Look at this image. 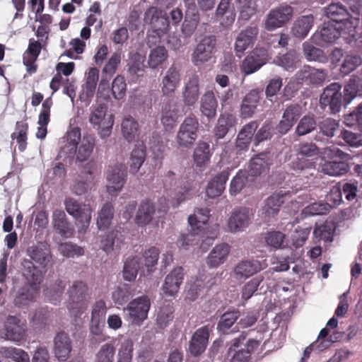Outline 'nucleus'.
I'll list each match as a JSON object with an SVG mask.
<instances>
[{
  "label": "nucleus",
  "instance_id": "1",
  "mask_svg": "<svg viewBox=\"0 0 362 362\" xmlns=\"http://www.w3.org/2000/svg\"><path fill=\"white\" fill-rule=\"evenodd\" d=\"M325 16L334 24L342 25L349 30V37H344L348 43L358 49H362V35L356 31L358 18H353L342 4L332 3L324 8Z\"/></svg>",
  "mask_w": 362,
  "mask_h": 362
},
{
  "label": "nucleus",
  "instance_id": "2",
  "mask_svg": "<svg viewBox=\"0 0 362 362\" xmlns=\"http://www.w3.org/2000/svg\"><path fill=\"white\" fill-rule=\"evenodd\" d=\"M22 267L23 275L29 284L20 288L16 293L13 303L18 308L27 306L35 300L39 286L43 279L42 272L37 269L31 261L24 259Z\"/></svg>",
  "mask_w": 362,
  "mask_h": 362
},
{
  "label": "nucleus",
  "instance_id": "3",
  "mask_svg": "<svg viewBox=\"0 0 362 362\" xmlns=\"http://www.w3.org/2000/svg\"><path fill=\"white\" fill-rule=\"evenodd\" d=\"M67 293L69 294L67 309L75 317H80L87 308L88 296L87 284L81 280L74 281L69 288Z\"/></svg>",
  "mask_w": 362,
  "mask_h": 362
},
{
  "label": "nucleus",
  "instance_id": "4",
  "mask_svg": "<svg viewBox=\"0 0 362 362\" xmlns=\"http://www.w3.org/2000/svg\"><path fill=\"white\" fill-rule=\"evenodd\" d=\"M107 105L98 104L91 111L88 121L93 127L98 131L102 139L107 138L112 133L114 125V116L107 115Z\"/></svg>",
  "mask_w": 362,
  "mask_h": 362
},
{
  "label": "nucleus",
  "instance_id": "5",
  "mask_svg": "<svg viewBox=\"0 0 362 362\" xmlns=\"http://www.w3.org/2000/svg\"><path fill=\"white\" fill-rule=\"evenodd\" d=\"M341 85L339 83L334 82L327 86L320 97V105L323 110L328 108L332 114L338 113L344 103V95L341 93Z\"/></svg>",
  "mask_w": 362,
  "mask_h": 362
},
{
  "label": "nucleus",
  "instance_id": "6",
  "mask_svg": "<svg viewBox=\"0 0 362 362\" xmlns=\"http://www.w3.org/2000/svg\"><path fill=\"white\" fill-rule=\"evenodd\" d=\"M330 61L334 66H339V72L346 76L353 72L362 64V58L358 54H348L341 48H334L330 54Z\"/></svg>",
  "mask_w": 362,
  "mask_h": 362
},
{
  "label": "nucleus",
  "instance_id": "7",
  "mask_svg": "<svg viewBox=\"0 0 362 362\" xmlns=\"http://www.w3.org/2000/svg\"><path fill=\"white\" fill-rule=\"evenodd\" d=\"M293 8L287 4H281L268 13L264 21V28L273 31L287 24L293 18Z\"/></svg>",
  "mask_w": 362,
  "mask_h": 362
},
{
  "label": "nucleus",
  "instance_id": "8",
  "mask_svg": "<svg viewBox=\"0 0 362 362\" xmlns=\"http://www.w3.org/2000/svg\"><path fill=\"white\" fill-rule=\"evenodd\" d=\"M198 129L199 122L194 115L192 114L185 117L177 133V144L185 148L192 146L197 138Z\"/></svg>",
  "mask_w": 362,
  "mask_h": 362
},
{
  "label": "nucleus",
  "instance_id": "9",
  "mask_svg": "<svg viewBox=\"0 0 362 362\" xmlns=\"http://www.w3.org/2000/svg\"><path fill=\"white\" fill-rule=\"evenodd\" d=\"M268 52L264 47H256L242 61L240 69L244 76L252 74L259 70L268 61Z\"/></svg>",
  "mask_w": 362,
  "mask_h": 362
},
{
  "label": "nucleus",
  "instance_id": "10",
  "mask_svg": "<svg viewBox=\"0 0 362 362\" xmlns=\"http://www.w3.org/2000/svg\"><path fill=\"white\" fill-rule=\"evenodd\" d=\"M151 308V300L147 295L139 296L129 302L124 311L132 323L141 325L147 317Z\"/></svg>",
  "mask_w": 362,
  "mask_h": 362
},
{
  "label": "nucleus",
  "instance_id": "11",
  "mask_svg": "<svg viewBox=\"0 0 362 362\" xmlns=\"http://www.w3.org/2000/svg\"><path fill=\"white\" fill-rule=\"evenodd\" d=\"M346 34L349 35L347 28L334 23L325 22L320 30L315 33L310 40L314 44L323 45L325 43L334 42L341 35Z\"/></svg>",
  "mask_w": 362,
  "mask_h": 362
},
{
  "label": "nucleus",
  "instance_id": "12",
  "mask_svg": "<svg viewBox=\"0 0 362 362\" xmlns=\"http://www.w3.org/2000/svg\"><path fill=\"white\" fill-rule=\"evenodd\" d=\"M216 37L211 35L204 36L195 47L192 54V61L195 66L203 64L213 57L216 52Z\"/></svg>",
  "mask_w": 362,
  "mask_h": 362
},
{
  "label": "nucleus",
  "instance_id": "13",
  "mask_svg": "<svg viewBox=\"0 0 362 362\" xmlns=\"http://www.w3.org/2000/svg\"><path fill=\"white\" fill-rule=\"evenodd\" d=\"M5 339L19 342L27 335V322L20 315H8L4 322Z\"/></svg>",
  "mask_w": 362,
  "mask_h": 362
},
{
  "label": "nucleus",
  "instance_id": "14",
  "mask_svg": "<svg viewBox=\"0 0 362 362\" xmlns=\"http://www.w3.org/2000/svg\"><path fill=\"white\" fill-rule=\"evenodd\" d=\"M65 209L69 214L81 223V230H86L91 221L92 208L89 204H81L73 198L64 201Z\"/></svg>",
  "mask_w": 362,
  "mask_h": 362
},
{
  "label": "nucleus",
  "instance_id": "15",
  "mask_svg": "<svg viewBox=\"0 0 362 362\" xmlns=\"http://www.w3.org/2000/svg\"><path fill=\"white\" fill-rule=\"evenodd\" d=\"M28 256L30 257L33 264L35 262L39 267L47 271L48 267L52 265V255L48 245L45 243H38L37 245H32L28 247L26 250ZM37 269H38L35 264H33Z\"/></svg>",
  "mask_w": 362,
  "mask_h": 362
},
{
  "label": "nucleus",
  "instance_id": "16",
  "mask_svg": "<svg viewBox=\"0 0 362 362\" xmlns=\"http://www.w3.org/2000/svg\"><path fill=\"white\" fill-rule=\"evenodd\" d=\"M252 216L251 209L247 207L235 209L228 221V230L231 233L244 230L250 224Z\"/></svg>",
  "mask_w": 362,
  "mask_h": 362
},
{
  "label": "nucleus",
  "instance_id": "17",
  "mask_svg": "<svg viewBox=\"0 0 362 362\" xmlns=\"http://www.w3.org/2000/svg\"><path fill=\"white\" fill-rule=\"evenodd\" d=\"M258 33V28L252 25L246 27L240 32L234 44V50L237 57H240L249 47L255 43Z\"/></svg>",
  "mask_w": 362,
  "mask_h": 362
},
{
  "label": "nucleus",
  "instance_id": "18",
  "mask_svg": "<svg viewBox=\"0 0 362 362\" xmlns=\"http://www.w3.org/2000/svg\"><path fill=\"white\" fill-rule=\"evenodd\" d=\"M127 172L121 164L111 168L107 175L108 184L107 191L112 196H116L122 189L126 182Z\"/></svg>",
  "mask_w": 362,
  "mask_h": 362
},
{
  "label": "nucleus",
  "instance_id": "19",
  "mask_svg": "<svg viewBox=\"0 0 362 362\" xmlns=\"http://www.w3.org/2000/svg\"><path fill=\"white\" fill-rule=\"evenodd\" d=\"M181 70L180 67L173 64L166 71L161 81V92L163 95H173L180 84Z\"/></svg>",
  "mask_w": 362,
  "mask_h": 362
},
{
  "label": "nucleus",
  "instance_id": "20",
  "mask_svg": "<svg viewBox=\"0 0 362 362\" xmlns=\"http://www.w3.org/2000/svg\"><path fill=\"white\" fill-rule=\"evenodd\" d=\"M209 338V327L208 325L197 329L192 334L189 341V351L197 357L202 355L206 349Z\"/></svg>",
  "mask_w": 362,
  "mask_h": 362
},
{
  "label": "nucleus",
  "instance_id": "21",
  "mask_svg": "<svg viewBox=\"0 0 362 362\" xmlns=\"http://www.w3.org/2000/svg\"><path fill=\"white\" fill-rule=\"evenodd\" d=\"M184 279V269L178 267L172 270L165 278L162 291L165 296L173 297L179 291Z\"/></svg>",
  "mask_w": 362,
  "mask_h": 362
},
{
  "label": "nucleus",
  "instance_id": "22",
  "mask_svg": "<svg viewBox=\"0 0 362 362\" xmlns=\"http://www.w3.org/2000/svg\"><path fill=\"white\" fill-rule=\"evenodd\" d=\"M258 126L257 121H251L239 131L235 141V150L238 153H241L248 150Z\"/></svg>",
  "mask_w": 362,
  "mask_h": 362
},
{
  "label": "nucleus",
  "instance_id": "23",
  "mask_svg": "<svg viewBox=\"0 0 362 362\" xmlns=\"http://www.w3.org/2000/svg\"><path fill=\"white\" fill-rule=\"evenodd\" d=\"M302 115V107L298 104H291L285 109L277 129L282 134H286L296 123Z\"/></svg>",
  "mask_w": 362,
  "mask_h": 362
},
{
  "label": "nucleus",
  "instance_id": "24",
  "mask_svg": "<svg viewBox=\"0 0 362 362\" xmlns=\"http://www.w3.org/2000/svg\"><path fill=\"white\" fill-rule=\"evenodd\" d=\"M199 77L197 74L190 76L184 86L182 100L185 106L192 107L199 98Z\"/></svg>",
  "mask_w": 362,
  "mask_h": 362
},
{
  "label": "nucleus",
  "instance_id": "25",
  "mask_svg": "<svg viewBox=\"0 0 362 362\" xmlns=\"http://www.w3.org/2000/svg\"><path fill=\"white\" fill-rule=\"evenodd\" d=\"M199 21V13L196 5H189L181 28L182 35L185 37H191L197 30Z\"/></svg>",
  "mask_w": 362,
  "mask_h": 362
},
{
  "label": "nucleus",
  "instance_id": "26",
  "mask_svg": "<svg viewBox=\"0 0 362 362\" xmlns=\"http://www.w3.org/2000/svg\"><path fill=\"white\" fill-rule=\"evenodd\" d=\"M52 223L55 230L63 238H70L74 233V227L69 222L63 210L56 209L53 211Z\"/></svg>",
  "mask_w": 362,
  "mask_h": 362
},
{
  "label": "nucleus",
  "instance_id": "27",
  "mask_svg": "<svg viewBox=\"0 0 362 362\" xmlns=\"http://www.w3.org/2000/svg\"><path fill=\"white\" fill-rule=\"evenodd\" d=\"M262 270V264L257 259H243L234 268V275L238 279H247Z\"/></svg>",
  "mask_w": 362,
  "mask_h": 362
},
{
  "label": "nucleus",
  "instance_id": "28",
  "mask_svg": "<svg viewBox=\"0 0 362 362\" xmlns=\"http://www.w3.org/2000/svg\"><path fill=\"white\" fill-rule=\"evenodd\" d=\"M70 338L65 332H59L54 337V354L60 361H66L70 356L71 351Z\"/></svg>",
  "mask_w": 362,
  "mask_h": 362
},
{
  "label": "nucleus",
  "instance_id": "29",
  "mask_svg": "<svg viewBox=\"0 0 362 362\" xmlns=\"http://www.w3.org/2000/svg\"><path fill=\"white\" fill-rule=\"evenodd\" d=\"M230 252V246L228 243L216 245L206 258V264L210 268H217L227 260Z\"/></svg>",
  "mask_w": 362,
  "mask_h": 362
},
{
  "label": "nucleus",
  "instance_id": "30",
  "mask_svg": "<svg viewBox=\"0 0 362 362\" xmlns=\"http://www.w3.org/2000/svg\"><path fill=\"white\" fill-rule=\"evenodd\" d=\"M156 212L155 204L150 199L143 200L139 205L135 216V223L138 226L143 227L149 224L153 220Z\"/></svg>",
  "mask_w": 362,
  "mask_h": 362
},
{
  "label": "nucleus",
  "instance_id": "31",
  "mask_svg": "<svg viewBox=\"0 0 362 362\" xmlns=\"http://www.w3.org/2000/svg\"><path fill=\"white\" fill-rule=\"evenodd\" d=\"M318 134L315 136V140L322 141L326 137V140L335 136L339 128V121L331 117L322 118L317 122Z\"/></svg>",
  "mask_w": 362,
  "mask_h": 362
},
{
  "label": "nucleus",
  "instance_id": "32",
  "mask_svg": "<svg viewBox=\"0 0 362 362\" xmlns=\"http://www.w3.org/2000/svg\"><path fill=\"white\" fill-rule=\"evenodd\" d=\"M229 172L223 170L216 175L207 185L206 193L209 198L214 199L221 195L228 179Z\"/></svg>",
  "mask_w": 362,
  "mask_h": 362
},
{
  "label": "nucleus",
  "instance_id": "33",
  "mask_svg": "<svg viewBox=\"0 0 362 362\" xmlns=\"http://www.w3.org/2000/svg\"><path fill=\"white\" fill-rule=\"evenodd\" d=\"M218 100L212 90H207L202 95L200 100V111L208 119H213L216 116Z\"/></svg>",
  "mask_w": 362,
  "mask_h": 362
},
{
  "label": "nucleus",
  "instance_id": "34",
  "mask_svg": "<svg viewBox=\"0 0 362 362\" xmlns=\"http://www.w3.org/2000/svg\"><path fill=\"white\" fill-rule=\"evenodd\" d=\"M120 62V53H113L103 69V76L99 83L98 93H100L101 89H105L106 87H108L109 81L116 72Z\"/></svg>",
  "mask_w": 362,
  "mask_h": 362
},
{
  "label": "nucleus",
  "instance_id": "35",
  "mask_svg": "<svg viewBox=\"0 0 362 362\" xmlns=\"http://www.w3.org/2000/svg\"><path fill=\"white\" fill-rule=\"evenodd\" d=\"M145 56L138 52L131 53L127 63V72L132 80L136 81L143 76L145 71Z\"/></svg>",
  "mask_w": 362,
  "mask_h": 362
},
{
  "label": "nucleus",
  "instance_id": "36",
  "mask_svg": "<svg viewBox=\"0 0 362 362\" xmlns=\"http://www.w3.org/2000/svg\"><path fill=\"white\" fill-rule=\"evenodd\" d=\"M240 314L238 311H228L224 313L218 323L217 329L222 334H228L238 332V324L233 327Z\"/></svg>",
  "mask_w": 362,
  "mask_h": 362
},
{
  "label": "nucleus",
  "instance_id": "37",
  "mask_svg": "<svg viewBox=\"0 0 362 362\" xmlns=\"http://www.w3.org/2000/svg\"><path fill=\"white\" fill-rule=\"evenodd\" d=\"M99 78V70L93 67L88 69L86 76L85 83L83 85V93L80 95L81 100H86L93 98Z\"/></svg>",
  "mask_w": 362,
  "mask_h": 362
},
{
  "label": "nucleus",
  "instance_id": "38",
  "mask_svg": "<svg viewBox=\"0 0 362 362\" xmlns=\"http://www.w3.org/2000/svg\"><path fill=\"white\" fill-rule=\"evenodd\" d=\"M177 103L170 100L165 105L161 117V122L166 130L172 129L177 122Z\"/></svg>",
  "mask_w": 362,
  "mask_h": 362
},
{
  "label": "nucleus",
  "instance_id": "39",
  "mask_svg": "<svg viewBox=\"0 0 362 362\" xmlns=\"http://www.w3.org/2000/svg\"><path fill=\"white\" fill-rule=\"evenodd\" d=\"M269 156L265 152L260 153L254 156L250 161L248 173L250 175L257 177L269 169Z\"/></svg>",
  "mask_w": 362,
  "mask_h": 362
},
{
  "label": "nucleus",
  "instance_id": "40",
  "mask_svg": "<svg viewBox=\"0 0 362 362\" xmlns=\"http://www.w3.org/2000/svg\"><path fill=\"white\" fill-rule=\"evenodd\" d=\"M344 100L350 103L357 95H362V72L353 75L344 86Z\"/></svg>",
  "mask_w": 362,
  "mask_h": 362
},
{
  "label": "nucleus",
  "instance_id": "41",
  "mask_svg": "<svg viewBox=\"0 0 362 362\" xmlns=\"http://www.w3.org/2000/svg\"><path fill=\"white\" fill-rule=\"evenodd\" d=\"M314 23V17L312 14L299 17L292 27L293 35L298 38L305 37Z\"/></svg>",
  "mask_w": 362,
  "mask_h": 362
},
{
  "label": "nucleus",
  "instance_id": "42",
  "mask_svg": "<svg viewBox=\"0 0 362 362\" xmlns=\"http://www.w3.org/2000/svg\"><path fill=\"white\" fill-rule=\"evenodd\" d=\"M122 134L128 142H132L139 135V126L138 122L131 116L123 119L121 124Z\"/></svg>",
  "mask_w": 362,
  "mask_h": 362
},
{
  "label": "nucleus",
  "instance_id": "43",
  "mask_svg": "<svg viewBox=\"0 0 362 362\" xmlns=\"http://www.w3.org/2000/svg\"><path fill=\"white\" fill-rule=\"evenodd\" d=\"M237 123L235 116L231 114H222L218 119L214 129V134L218 139H223L228 132L230 128Z\"/></svg>",
  "mask_w": 362,
  "mask_h": 362
},
{
  "label": "nucleus",
  "instance_id": "44",
  "mask_svg": "<svg viewBox=\"0 0 362 362\" xmlns=\"http://www.w3.org/2000/svg\"><path fill=\"white\" fill-rule=\"evenodd\" d=\"M336 230L334 223L332 221H325L324 223L317 226L313 231V237L315 241L332 242Z\"/></svg>",
  "mask_w": 362,
  "mask_h": 362
},
{
  "label": "nucleus",
  "instance_id": "45",
  "mask_svg": "<svg viewBox=\"0 0 362 362\" xmlns=\"http://www.w3.org/2000/svg\"><path fill=\"white\" fill-rule=\"evenodd\" d=\"M146 158V147L144 144H136L132 150L129 161V171L132 173L138 172Z\"/></svg>",
  "mask_w": 362,
  "mask_h": 362
},
{
  "label": "nucleus",
  "instance_id": "46",
  "mask_svg": "<svg viewBox=\"0 0 362 362\" xmlns=\"http://www.w3.org/2000/svg\"><path fill=\"white\" fill-rule=\"evenodd\" d=\"M123 240L124 236L122 232L113 230L101 240V248L109 254L115 248H119Z\"/></svg>",
  "mask_w": 362,
  "mask_h": 362
},
{
  "label": "nucleus",
  "instance_id": "47",
  "mask_svg": "<svg viewBox=\"0 0 362 362\" xmlns=\"http://www.w3.org/2000/svg\"><path fill=\"white\" fill-rule=\"evenodd\" d=\"M210 216V210L208 208H197L193 215L188 218V222L192 231L199 232L202 225L206 224Z\"/></svg>",
  "mask_w": 362,
  "mask_h": 362
},
{
  "label": "nucleus",
  "instance_id": "48",
  "mask_svg": "<svg viewBox=\"0 0 362 362\" xmlns=\"http://www.w3.org/2000/svg\"><path fill=\"white\" fill-rule=\"evenodd\" d=\"M322 170L331 176H340L349 170V165L344 160L326 161L322 166Z\"/></svg>",
  "mask_w": 362,
  "mask_h": 362
},
{
  "label": "nucleus",
  "instance_id": "49",
  "mask_svg": "<svg viewBox=\"0 0 362 362\" xmlns=\"http://www.w3.org/2000/svg\"><path fill=\"white\" fill-rule=\"evenodd\" d=\"M28 124L25 121H18L16 124V131L11 134V139H16L18 150L23 152L27 147Z\"/></svg>",
  "mask_w": 362,
  "mask_h": 362
},
{
  "label": "nucleus",
  "instance_id": "50",
  "mask_svg": "<svg viewBox=\"0 0 362 362\" xmlns=\"http://www.w3.org/2000/svg\"><path fill=\"white\" fill-rule=\"evenodd\" d=\"M114 206L110 202L105 203L98 212L97 226L100 230H105L111 224L114 216Z\"/></svg>",
  "mask_w": 362,
  "mask_h": 362
},
{
  "label": "nucleus",
  "instance_id": "51",
  "mask_svg": "<svg viewBox=\"0 0 362 362\" xmlns=\"http://www.w3.org/2000/svg\"><path fill=\"white\" fill-rule=\"evenodd\" d=\"M136 293V288L132 285L124 284L117 288L112 293V300L116 304L122 305L126 303Z\"/></svg>",
  "mask_w": 362,
  "mask_h": 362
},
{
  "label": "nucleus",
  "instance_id": "52",
  "mask_svg": "<svg viewBox=\"0 0 362 362\" xmlns=\"http://www.w3.org/2000/svg\"><path fill=\"white\" fill-rule=\"evenodd\" d=\"M140 264V258L134 256L128 257L123 267V278L127 281H134L137 276Z\"/></svg>",
  "mask_w": 362,
  "mask_h": 362
},
{
  "label": "nucleus",
  "instance_id": "53",
  "mask_svg": "<svg viewBox=\"0 0 362 362\" xmlns=\"http://www.w3.org/2000/svg\"><path fill=\"white\" fill-rule=\"evenodd\" d=\"M303 53L308 61H315L320 63L327 62V57L324 51L320 48L314 47L311 43L305 42L303 44Z\"/></svg>",
  "mask_w": 362,
  "mask_h": 362
},
{
  "label": "nucleus",
  "instance_id": "54",
  "mask_svg": "<svg viewBox=\"0 0 362 362\" xmlns=\"http://www.w3.org/2000/svg\"><path fill=\"white\" fill-rule=\"evenodd\" d=\"M94 146L95 138L93 136L90 134L84 135L78 150L77 159L80 161L87 160L91 155Z\"/></svg>",
  "mask_w": 362,
  "mask_h": 362
},
{
  "label": "nucleus",
  "instance_id": "55",
  "mask_svg": "<svg viewBox=\"0 0 362 362\" xmlns=\"http://www.w3.org/2000/svg\"><path fill=\"white\" fill-rule=\"evenodd\" d=\"M0 354L6 358L12 359L16 362H30V356L23 349L15 347H0Z\"/></svg>",
  "mask_w": 362,
  "mask_h": 362
},
{
  "label": "nucleus",
  "instance_id": "56",
  "mask_svg": "<svg viewBox=\"0 0 362 362\" xmlns=\"http://www.w3.org/2000/svg\"><path fill=\"white\" fill-rule=\"evenodd\" d=\"M134 341L127 338L123 340L118 349L116 362H132Z\"/></svg>",
  "mask_w": 362,
  "mask_h": 362
},
{
  "label": "nucleus",
  "instance_id": "57",
  "mask_svg": "<svg viewBox=\"0 0 362 362\" xmlns=\"http://www.w3.org/2000/svg\"><path fill=\"white\" fill-rule=\"evenodd\" d=\"M283 198L284 196L279 194H274L268 197L264 206L265 215L269 217L276 215L284 202Z\"/></svg>",
  "mask_w": 362,
  "mask_h": 362
},
{
  "label": "nucleus",
  "instance_id": "58",
  "mask_svg": "<svg viewBox=\"0 0 362 362\" xmlns=\"http://www.w3.org/2000/svg\"><path fill=\"white\" fill-rule=\"evenodd\" d=\"M194 160L197 166L202 167L210 159V146L206 142H199L194 151Z\"/></svg>",
  "mask_w": 362,
  "mask_h": 362
},
{
  "label": "nucleus",
  "instance_id": "59",
  "mask_svg": "<svg viewBox=\"0 0 362 362\" xmlns=\"http://www.w3.org/2000/svg\"><path fill=\"white\" fill-rule=\"evenodd\" d=\"M168 58L167 49L163 46L153 49L148 56V64L151 69L161 65Z\"/></svg>",
  "mask_w": 362,
  "mask_h": 362
},
{
  "label": "nucleus",
  "instance_id": "60",
  "mask_svg": "<svg viewBox=\"0 0 362 362\" xmlns=\"http://www.w3.org/2000/svg\"><path fill=\"white\" fill-rule=\"evenodd\" d=\"M317 127V123L313 116L305 115L300 119L296 133L298 136H304L312 132Z\"/></svg>",
  "mask_w": 362,
  "mask_h": 362
},
{
  "label": "nucleus",
  "instance_id": "61",
  "mask_svg": "<svg viewBox=\"0 0 362 362\" xmlns=\"http://www.w3.org/2000/svg\"><path fill=\"white\" fill-rule=\"evenodd\" d=\"M115 348L112 343H106L101 346L95 354V362H113Z\"/></svg>",
  "mask_w": 362,
  "mask_h": 362
},
{
  "label": "nucleus",
  "instance_id": "62",
  "mask_svg": "<svg viewBox=\"0 0 362 362\" xmlns=\"http://www.w3.org/2000/svg\"><path fill=\"white\" fill-rule=\"evenodd\" d=\"M174 310L171 305H164L160 308L156 318V324L160 329L166 327L174 318Z\"/></svg>",
  "mask_w": 362,
  "mask_h": 362
},
{
  "label": "nucleus",
  "instance_id": "63",
  "mask_svg": "<svg viewBox=\"0 0 362 362\" xmlns=\"http://www.w3.org/2000/svg\"><path fill=\"white\" fill-rule=\"evenodd\" d=\"M274 127L270 122L264 123L255 134L253 145L259 146L261 142L270 140L273 136Z\"/></svg>",
  "mask_w": 362,
  "mask_h": 362
},
{
  "label": "nucleus",
  "instance_id": "64",
  "mask_svg": "<svg viewBox=\"0 0 362 362\" xmlns=\"http://www.w3.org/2000/svg\"><path fill=\"white\" fill-rule=\"evenodd\" d=\"M263 280L264 277L262 276H258L247 282L242 288V299L245 301L249 300L257 291Z\"/></svg>",
  "mask_w": 362,
  "mask_h": 362
}]
</instances>
